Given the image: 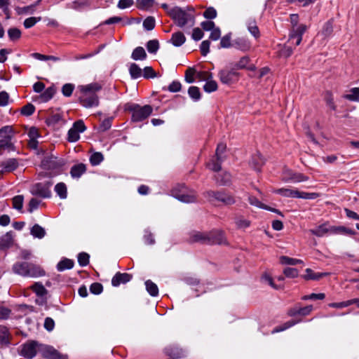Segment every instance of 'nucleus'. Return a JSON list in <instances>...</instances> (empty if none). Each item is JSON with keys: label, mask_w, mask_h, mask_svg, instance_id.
<instances>
[{"label": "nucleus", "mask_w": 359, "mask_h": 359, "mask_svg": "<svg viewBox=\"0 0 359 359\" xmlns=\"http://www.w3.org/2000/svg\"><path fill=\"white\" fill-rule=\"evenodd\" d=\"M13 245L12 232H7L0 240V247H10Z\"/></svg>", "instance_id": "473e14b6"}, {"label": "nucleus", "mask_w": 359, "mask_h": 359, "mask_svg": "<svg viewBox=\"0 0 359 359\" xmlns=\"http://www.w3.org/2000/svg\"><path fill=\"white\" fill-rule=\"evenodd\" d=\"M168 14L180 27L185 26L191 19L194 20L193 16L179 6H175L170 9Z\"/></svg>", "instance_id": "39448f33"}, {"label": "nucleus", "mask_w": 359, "mask_h": 359, "mask_svg": "<svg viewBox=\"0 0 359 359\" xmlns=\"http://www.w3.org/2000/svg\"><path fill=\"white\" fill-rule=\"evenodd\" d=\"M308 180L309 177L302 173L294 172L290 170H285L284 177H283V181L284 182L292 181L294 182H300L307 181Z\"/></svg>", "instance_id": "4468645a"}, {"label": "nucleus", "mask_w": 359, "mask_h": 359, "mask_svg": "<svg viewBox=\"0 0 359 359\" xmlns=\"http://www.w3.org/2000/svg\"><path fill=\"white\" fill-rule=\"evenodd\" d=\"M143 27L145 29L150 31L155 27V19L152 16L147 17L143 22Z\"/></svg>", "instance_id": "09e8293b"}, {"label": "nucleus", "mask_w": 359, "mask_h": 359, "mask_svg": "<svg viewBox=\"0 0 359 359\" xmlns=\"http://www.w3.org/2000/svg\"><path fill=\"white\" fill-rule=\"evenodd\" d=\"M226 146L224 143H219L216 149L215 156L217 160L219 161H223V158L222 157V154L226 151Z\"/></svg>", "instance_id": "3c124183"}, {"label": "nucleus", "mask_w": 359, "mask_h": 359, "mask_svg": "<svg viewBox=\"0 0 359 359\" xmlns=\"http://www.w3.org/2000/svg\"><path fill=\"white\" fill-rule=\"evenodd\" d=\"M73 129L76 130L79 133L86 130V127L83 120H79L73 123Z\"/></svg>", "instance_id": "774afa93"}, {"label": "nucleus", "mask_w": 359, "mask_h": 359, "mask_svg": "<svg viewBox=\"0 0 359 359\" xmlns=\"http://www.w3.org/2000/svg\"><path fill=\"white\" fill-rule=\"evenodd\" d=\"M104 160V156L101 152H94L90 157L92 165H97Z\"/></svg>", "instance_id": "79ce46f5"}, {"label": "nucleus", "mask_w": 359, "mask_h": 359, "mask_svg": "<svg viewBox=\"0 0 359 359\" xmlns=\"http://www.w3.org/2000/svg\"><path fill=\"white\" fill-rule=\"evenodd\" d=\"M266 159L262 155L257 151L256 154L252 156L251 159L249 161V165L255 170L260 172L262 167L265 164Z\"/></svg>", "instance_id": "2eb2a0df"}, {"label": "nucleus", "mask_w": 359, "mask_h": 359, "mask_svg": "<svg viewBox=\"0 0 359 359\" xmlns=\"http://www.w3.org/2000/svg\"><path fill=\"white\" fill-rule=\"evenodd\" d=\"M34 111L35 107L31 103L27 104L21 109V114L26 116H31Z\"/></svg>", "instance_id": "8fccbe9b"}, {"label": "nucleus", "mask_w": 359, "mask_h": 359, "mask_svg": "<svg viewBox=\"0 0 359 359\" xmlns=\"http://www.w3.org/2000/svg\"><path fill=\"white\" fill-rule=\"evenodd\" d=\"M188 94L194 101H198L201 97L200 89L197 86H191L188 89Z\"/></svg>", "instance_id": "58836bf2"}, {"label": "nucleus", "mask_w": 359, "mask_h": 359, "mask_svg": "<svg viewBox=\"0 0 359 359\" xmlns=\"http://www.w3.org/2000/svg\"><path fill=\"white\" fill-rule=\"evenodd\" d=\"M311 232L318 236H322L325 233L330 234H341V235H355L356 231L353 229L345 227L344 226H330L327 224H323L318 226L315 229H312Z\"/></svg>", "instance_id": "7ed1b4c3"}, {"label": "nucleus", "mask_w": 359, "mask_h": 359, "mask_svg": "<svg viewBox=\"0 0 359 359\" xmlns=\"http://www.w3.org/2000/svg\"><path fill=\"white\" fill-rule=\"evenodd\" d=\"M112 117L104 119L99 127L100 132H105L111 128Z\"/></svg>", "instance_id": "e2e57ef3"}, {"label": "nucleus", "mask_w": 359, "mask_h": 359, "mask_svg": "<svg viewBox=\"0 0 359 359\" xmlns=\"http://www.w3.org/2000/svg\"><path fill=\"white\" fill-rule=\"evenodd\" d=\"M30 288L39 297H44L47 294V290L41 283H35Z\"/></svg>", "instance_id": "cd10ccee"}, {"label": "nucleus", "mask_w": 359, "mask_h": 359, "mask_svg": "<svg viewBox=\"0 0 359 359\" xmlns=\"http://www.w3.org/2000/svg\"><path fill=\"white\" fill-rule=\"evenodd\" d=\"M351 92V94H346L344 97L351 101H359V88H353Z\"/></svg>", "instance_id": "de8ad7c7"}, {"label": "nucleus", "mask_w": 359, "mask_h": 359, "mask_svg": "<svg viewBox=\"0 0 359 359\" xmlns=\"http://www.w3.org/2000/svg\"><path fill=\"white\" fill-rule=\"evenodd\" d=\"M102 86L98 83H91L85 86H79L81 95L79 97V101L82 106L86 108L97 107L99 105V97L97 92L102 89Z\"/></svg>", "instance_id": "f257e3e1"}, {"label": "nucleus", "mask_w": 359, "mask_h": 359, "mask_svg": "<svg viewBox=\"0 0 359 359\" xmlns=\"http://www.w3.org/2000/svg\"><path fill=\"white\" fill-rule=\"evenodd\" d=\"M280 262L283 265H297L303 264V261L299 259H294L287 256H280L279 258Z\"/></svg>", "instance_id": "7c9ffc66"}, {"label": "nucleus", "mask_w": 359, "mask_h": 359, "mask_svg": "<svg viewBox=\"0 0 359 359\" xmlns=\"http://www.w3.org/2000/svg\"><path fill=\"white\" fill-rule=\"evenodd\" d=\"M41 20V17H38V18L30 17V18H27L24 21L23 25L25 28L29 29V28H31L32 27H33L37 22L40 21Z\"/></svg>", "instance_id": "6e6d98bb"}, {"label": "nucleus", "mask_w": 359, "mask_h": 359, "mask_svg": "<svg viewBox=\"0 0 359 359\" xmlns=\"http://www.w3.org/2000/svg\"><path fill=\"white\" fill-rule=\"evenodd\" d=\"M198 77L201 80L207 81L203 86V89L207 93H212L217 89V83L215 81L210 80L212 78V74L208 72H200Z\"/></svg>", "instance_id": "f8f14e48"}, {"label": "nucleus", "mask_w": 359, "mask_h": 359, "mask_svg": "<svg viewBox=\"0 0 359 359\" xmlns=\"http://www.w3.org/2000/svg\"><path fill=\"white\" fill-rule=\"evenodd\" d=\"M78 262L82 266H85L89 263V255L86 252H81L78 255Z\"/></svg>", "instance_id": "13d9d810"}, {"label": "nucleus", "mask_w": 359, "mask_h": 359, "mask_svg": "<svg viewBox=\"0 0 359 359\" xmlns=\"http://www.w3.org/2000/svg\"><path fill=\"white\" fill-rule=\"evenodd\" d=\"M51 185V182H46V183H36L34 185L31 193L32 195L38 196L41 198H50L51 196V192L49 189Z\"/></svg>", "instance_id": "9d476101"}, {"label": "nucleus", "mask_w": 359, "mask_h": 359, "mask_svg": "<svg viewBox=\"0 0 359 359\" xmlns=\"http://www.w3.org/2000/svg\"><path fill=\"white\" fill-rule=\"evenodd\" d=\"M203 16L207 19H214L217 17V11L213 7H209L204 11Z\"/></svg>", "instance_id": "338daca9"}, {"label": "nucleus", "mask_w": 359, "mask_h": 359, "mask_svg": "<svg viewBox=\"0 0 359 359\" xmlns=\"http://www.w3.org/2000/svg\"><path fill=\"white\" fill-rule=\"evenodd\" d=\"M86 171V165L84 163H78L73 165L70 170V175L73 178H79Z\"/></svg>", "instance_id": "412c9836"}, {"label": "nucleus", "mask_w": 359, "mask_h": 359, "mask_svg": "<svg viewBox=\"0 0 359 359\" xmlns=\"http://www.w3.org/2000/svg\"><path fill=\"white\" fill-rule=\"evenodd\" d=\"M143 71V76L145 79L154 78L157 76L156 72L154 70V69L151 67H146L144 68Z\"/></svg>", "instance_id": "69168bd1"}, {"label": "nucleus", "mask_w": 359, "mask_h": 359, "mask_svg": "<svg viewBox=\"0 0 359 359\" xmlns=\"http://www.w3.org/2000/svg\"><path fill=\"white\" fill-rule=\"evenodd\" d=\"M238 73L233 69L231 70H221L219 72V80L224 84H231L233 83V77L238 76Z\"/></svg>", "instance_id": "dca6fc26"}, {"label": "nucleus", "mask_w": 359, "mask_h": 359, "mask_svg": "<svg viewBox=\"0 0 359 359\" xmlns=\"http://www.w3.org/2000/svg\"><path fill=\"white\" fill-rule=\"evenodd\" d=\"M129 73L132 79H136L142 76V69L135 63H132L129 68Z\"/></svg>", "instance_id": "f704fd0d"}, {"label": "nucleus", "mask_w": 359, "mask_h": 359, "mask_svg": "<svg viewBox=\"0 0 359 359\" xmlns=\"http://www.w3.org/2000/svg\"><path fill=\"white\" fill-rule=\"evenodd\" d=\"M131 57L135 60H144L147 57V53L142 47L139 46L134 49Z\"/></svg>", "instance_id": "72a5a7b5"}, {"label": "nucleus", "mask_w": 359, "mask_h": 359, "mask_svg": "<svg viewBox=\"0 0 359 359\" xmlns=\"http://www.w3.org/2000/svg\"><path fill=\"white\" fill-rule=\"evenodd\" d=\"M333 19L329 20L325 23L320 34L323 36L324 38L330 36L333 32Z\"/></svg>", "instance_id": "c85d7f7f"}, {"label": "nucleus", "mask_w": 359, "mask_h": 359, "mask_svg": "<svg viewBox=\"0 0 359 359\" xmlns=\"http://www.w3.org/2000/svg\"><path fill=\"white\" fill-rule=\"evenodd\" d=\"M231 46H233V43H231V33H229L221 39L220 47L229 48Z\"/></svg>", "instance_id": "680f3d73"}, {"label": "nucleus", "mask_w": 359, "mask_h": 359, "mask_svg": "<svg viewBox=\"0 0 359 359\" xmlns=\"http://www.w3.org/2000/svg\"><path fill=\"white\" fill-rule=\"evenodd\" d=\"M80 135L79 133L73 128H71L68 131V137L67 140L70 142H74L79 140Z\"/></svg>", "instance_id": "5fc2aeb1"}, {"label": "nucleus", "mask_w": 359, "mask_h": 359, "mask_svg": "<svg viewBox=\"0 0 359 359\" xmlns=\"http://www.w3.org/2000/svg\"><path fill=\"white\" fill-rule=\"evenodd\" d=\"M145 285L147 292L151 296L155 297L158 294V288L154 283L151 280H147Z\"/></svg>", "instance_id": "ea45409f"}, {"label": "nucleus", "mask_w": 359, "mask_h": 359, "mask_svg": "<svg viewBox=\"0 0 359 359\" xmlns=\"http://www.w3.org/2000/svg\"><path fill=\"white\" fill-rule=\"evenodd\" d=\"M284 275L290 278H294L298 277L299 271L294 268L286 267L283 270Z\"/></svg>", "instance_id": "603ef678"}, {"label": "nucleus", "mask_w": 359, "mask_h": 359, "mask_svg": "<svg viewBox=\"0 0 359 359\" xmlns=\"http://www.w3.org/2000/svg\"><path fill=\"white\" fill-rule=\"evenodd\" d=\"M191 239L194 242H198L201 245H229L224 232L220 230H213L205 233L198 232L191 237Z\"/></svg>", "instance_id": "f03ea898"}, {"label": "nucleus", "mask_w": 359, "mask_h": 359, "mask_svg": "<svg viewBox=\"0 0 359 359\" xmlns=\"http://www.w3.org/2000/svg\"><path fill=\"white\" fill-rule=\"evenodd\" d=\"M74 89V86L72 83H66L62 88V93L66 97H69L72 95L73 90Z\"/></svg>", "instance_id": "0e129e2a"}, {"label": "nucleus", "mask_w": 359, "mask_h": 359, "mask_svg": "<svg viewBox=\"0 0 359 359\" xmlns=\"http://www.w3.org/2000/svg\"><path fill=\"white\" fill-rule=\"evenodd\" d=\"M8 35L11 41H15L21 37V31L16 27H12L8 30Z\"/></svg>", "instance_id": "c03bdc74"}, {"label": "nucleus", "mask_w": 359, "mask_h": 359, "mask_svg": "<svg viewBox=\"0 0 359 359\" xmlns=\"http://www.w3.org/2000/svg\"><path fill=\"white\" fill-rule=\"evenodd\" d=\"M181 189L175 188L172 190V196L183 203H194L196 201V196L194 191L187 193L184 189V186L182 185Z\"/></svg>", "instance_id": "1a4fd4ad"}, {"label": "nucleus", "mask_w": 359, "mask_h": 359, "mask_svg": "<svg viewBox=\"0 0 359 359\" xmlns=\"http://www.w3.org/2000/svg\"><path fill=\"white\" fill-rule=\"evenodd\" d=\"M216 180L220 185H228L231 182V175L229 172H224L217 176Z\"/></svg>", "instance_id": "49530a36"}, {"label": "nucleus", "mask_w": 359, "mask_h": 359, "mask_svg": "<svg viewBox=\"0 0 359 359\" xmlns=\"http://www.w3.org/2000/svg\"><path fill=\"white\" fill-rule=\"evenodd\" d=\"M275 193L285 197L299 198L304 199H316L320 196L318 193H306L298 190L281 188L274 191Z\"/></svg>", "instance_id": "0eeeda50"}, {"label": "nucleus", "mask_w": 359, "mask_h": 359, "mask_svg": "<svg viewBox=\"0 0 359 359\" xmlns=\"http://www.w3.org/2000/svg\"><path fill=\"white\" fill-rule=\"evenodd\" d=\"M204 194L210 201L211 198H215L217 201H219L226 205H232L235 203L234 198L231 195L224 191H214L210 190L208 191Z\"/></svg>", "instance_id": "6e6552de"}, {"label": "nucleus", "mask_w": 359, "mask_h": 359, "mask_svg": "<svg viewBox=\"0 0 359 359\" xmlns=\"http://www.w3.org/2000/svg\"><path fill=\"white\" fill-rule=\"evenodd\" d=\"M125 109L132 112L131 119L133 122H139L147 118L152 113L153 109L151 105L147 104L140 107L137 104L127 103Z\"/></svg>", "instance_id": "20e7f679"}, {"label": "nucleus", "mask_w": 359, "mask_h": 359, "mask_svg": "<svg viewBox=\"0 0 359 359\" xmlns=\"http://www.w3.org/2000/svg\"><path fill=\"white\" fill-rule=\"evenodd\" d=\"M296 323H297V322L294 321V320L287 321V322L285 323L283 325H280V326L276 327L272 331V333L279 332L284 331V330H287V328H290L292 326L294 325Z\"/></svg>", "instance_id": "864d4df0"}, {"label": "nucleus", "mask_w": 359, "mask_h": 359, "mask_svg": "<svg viewBox=\"0 0 359 359\" xmlns=\"http://www.w3.org/2000/svg\"><path fill=\"white\" fill-rule=\"evenodd\" d=\"M43 356L47 359H62L60 354L53 347L42 346Z\"/></svg>", "instance_id": "f3484780"}, {"label": "nucleus", "mask_w": 359, "mask_h": 359, "mask_svg": "<svg viewBox=\"0 0 359 359\" xmlns=\"http://www.w3.org/2000/svg\"><path fill=\"white\" fill-rule=\"evenodd\" d=\"M132 276L126 273H117L112 278L111 283L114 286H118L121 283H126L130 280Z\"/></svg>", "instance_id": "aec40b11"}, {"label": "nucleus", "mask_w": 359, "mask_h": 359, "mask_svg": "<svg viewBox=\"0 0 359 359\" xmlns=\"http://www.w3.org/2000/svg\"><path fill=\"white\" fill-rule=\"evenodd\" d=\"M186 41V37L184 34L182 32H177L174 34H172V37L170 39V42L175 46H181L182 44L184 43Z\"/></svg>", "instance_id": "5701e85b"}, {"label": "nucleus", "mask_w": 359, "mask_h": 359, "mask_svg": "<svg viewBox=\"0 0 359 359\" xmlns=\"http://www.w3.org/2000/svg\"><path fill=\"white\" fill-rule=\"evenodd\" d=\"M13 208L21 211L23 207L24 197L22 195H18L13 198Z\"/></svg>", "instance_id": "a19ab883"}, {"label": "nucleus", "mask_w": 359, "mask_h": 359, "mask_svg": "<svg viewBox=\"0 0 359 359\" xmlns=\"http://www.w3.org/2000/svg\"><path fill=\"white\" fill-rule=\"evenodd\" d=\"M66 164V161L62 158L50 154L46 155L41 162V167L44 170H55L57 173L60 169Z\"/></svg>", "instance_id": "423d86ee"}, {"label": "nucleus", "mask_w": 359, "mask_h": 359, "mask_svg": "<svg viewBox=\"0 0 359 359\" xmlns=\"http://www.w3.org/2000/svg\"><path fill=\"white\" fill-rule=\"evenodd\" d=\"M44 275L45 271L40 266L28 263L27 277L36 278Z\"/></svg>", "instance_id": "6ab92c4d"}, {"label": "nucleus", "mask_w": 359, "mask_h": 359, "mask_svg": "<svg viewBox=\"0 0 359 359\" xmlns=\"http://www.w3.org/2000/svg\"><path fill=\"white\" fill-rule=\"evenodd\" d=\"M18 167V162L15 158H9L8 160L4 161L0 165V168H2L0 170V172L3 173L4 172H12L15 170Z\"/></svg>", "instance_id": "a211bd4d"}, {"label": "nucleus", "mask_w": 359, "mask_h": 359, "mask_svg": "<svg viewBox=\"0 0 359 359\" xmlns=\"http://www.w3.org/2000/svg\"><path fill=\"white\" fill-rule=\"evenodd\" d=\"M30 233L34 238H43L46 235L45 229L38 224H34L30 229Z\"/></svg>", "instance_id": "bb28decb"}, {"label": "nucleus", "mask_w": 359, "mask_h": 359, "mask_svg": "<svg viewBox=\"0 0 359 359\" xmlns=\"http://www.w3.org/2000/svg\"><path fill=\"white\" fill-rule=\"evenodd\" d=\"M13 133L14 130L12 126H6L2 127L0 129V137H4V139H6V136H11V134Z\"/></svg>", "instance_id": "4d7b16f0"}, {"label": "nucleus", "mask_w": 359, "mask_h": 359, "mask_svg": "<svg viewBox=\"0 0 359 359\" xmlns=\"http://www.w3.org/2000/svg\"><path fill=\"white\" fill-rule=\"evenodd\" d=\"M305 272L306 273L302 276V278L306 280H318L327 275V273H315L311 269H306Z\"/></svg>", "instance_id": "4be33fe9"}, {"label": "nucleus", "mask_w": 359, "mask_h": 359, "mask_svg": "<svg viewBox=\"0 0 359 359\" xmlns=\"http://www.w3.org/2000/svg\"><path fill=\"white\" fill-rule=\"evenodd\" d=\"M164 351L166 355L172 358H180L185 356L184 350L175 344L167 346Z\"/></svg>", "instance_id": "ddd939ff"}, {"label": "nucleus", "mask_w": 359, "mask_h": 359, "mask_svg": "<svg viewBox=\"0 0 359 359\" xmlns=\"http://www.w3.org/2000/svg\"><path fill=\"white\" fill-rule=\"evenodd\" d=\"M42 346L34 341L27 343L22 347V354L28 358H32L37 351H41Z\"/></svg>", "instance_id": "9b49d317"}, {"label": "nucleus", "mask_w": 359, "mask_h": 359, "mask_svg": "<svg viewBox=\"0 0 359 359\" xmlns=\"http://www.w3.org/2000/svg\"><path fill=\"white\" fill-rule=\"evenodd\" d=\"M27 269L28 263L26 262L15 264L13 266L14 272L22 276H27Z\"/></svg>", "instance_id": "2f4dec72"}, {"label": "nucleus", "mask_w": 359, "mask_h": 359, "mask_svg": "<svg viewBox=\"0 0 359 359\" xmlns=\"http://www.w3.org/2000/svg\"><path fill=\"white\" fill-rule=\"evenodd\" d=\"M55 191L60 198L65 199L67 196V186L63 182L57 183L55 187Z\"/></svg>", "instance_id": "e433bc0d"}, {"label": "nucleus", "mask_w": 359, "mask_h": 359, "mask_svg": "<svg viewBox=\"0 0 359 359\" xmlns=\"http://www.w3.org/2000/svg\"><path fill=\"white\" fill-rule=\"evenodd\" d=\"M249 61L250 59L248 56H244L241 57V60L235 64V69H242L246 68V66L248 64Z\"/></svg>", "instance_id": "052dcab7"}, {"label": "nucleus", "mask_w": 359, "mask_h": 359, "mask_svg": "<svg viewBox=\"0 0 359 359\" xmlns=\"http://www.w3.org/2000/svg\"><path fill=\"white\" fill-rule=\"evenodd\" d=\"M56 92V88L54 86L48 87L45 91L41 95V98L43 102H48L50 100Z\"/></svg>", "instance_id": "4c0bfd02"}, {"label": "nucleus", "mask_w": 359, "mask_h": 359, "mask_svg": "<svg viewBox=\"0 0 359 359\" xmlns=\"http://www.w3.org/2000/svg\"><path fill=\"white\" fill-rule=\"evenodd\" d=\"M10 342V334L6 327L0 326V345H8Z\"/></svg>", "instance_id": "c756f323"}, {"label": "nucleus", "mask_w": 359, "mask_h": 359, "mask_svg": "<svg viewBox=\"0 0 359 359\" xmlns=\"http://www.w3.org/2000/svg\"><path fill=\"white\" fill-rule=\"evenodd\" d=\"M233 46L243 51L250 48V44L248 41L242 38L236 39L233 43Z\"/></svg>", "instance_id": "c9c22d12"}, {"label": "nucleus", "mask_w": 359, "mask_h": 359, "mask_svg": "<svg viewBox=\"0 0 359 359\" xmlns=\"http://www.w3.org/2000/svg\"><path fill=\"white\" fill-rule=\"evenodd\" d=\"M74 262L72 259L64 258L57 264V269L59 271H62L66 269H71L74 267Z\"/></svg>", "instance_id": "a878e982"}, {"label": "nucleus", "mask_w": 359, "mask_h": 359, "mask_svg": "<svg viewBox=\"0 0 359 359\" xmlns=\"http://www.w3.org/2000/svg\"><path fill=\"white\" fill-rule=\"evenodd\" d=\"M147 50L151 53H156L159 48V43L158 40H150L147 43Z\"/></svg>", "instance_id": "a18cd8bd"}, {"label": "nucleus", "mask_w": 359, "mask_h": 359, "mask_svg": "<svg viewBox=\"0 0 359 359\" xmlns=\"http://www.w3.org/2000/svg\"><path fill=\"white\" fill-rule=\"evenodd\" d=\"M312 310H313L312 306H307L306 307L301 308L297 310H291L290 311L289 314L290 316H293V315H296V314L306 316V315H309L311 312Z\"/></svg>", "instance_id": "37998d69"}, {"label": "nucleus", "mask_w": 359, "mask_h": 359, "mask_svg": "<svg viewBox=\"0 0 359 359\" xmlns=\"http://www.w3.org/2000/svg\"><path fill=\"white\" fill-rule=\"evenodd\" d=\"M307 27L305 25H300L297 27H292L290 34V40H292L294 38L302 37L304 33L306 32Z\"/></svg>", "instance_id": "393cba45"}, {"label": "nucleus", "mask_w": 359, "mask_h": 359, "mask_svg": "<svg viewBox=\"0 0 359 359\" xmlns=\"http://www.w3.org/2000/svg\"><path fill=\"white\" fill-rule=\"evenodd\" d=\"M154 0H137V7L140 9H145L154 5Z\"/></svg>", "instance_id": "bf43d9fd"}, {"label": "nucleus", "mask_w": 359, "mask_h": 359, "mask_svg": "<svg viewBox=\"0 0 359 359\" xmlns=\"http://www.w3.org/2000/svg\"><path fill=\"white\" fill-rule=\"evenodd\" d=\"M12 136H6V139L0 140V155L3 154L4 150L13 151L15 149V146L11 142Z\"/></svg>", "instance_id": "b1692460"}]
</instances>
